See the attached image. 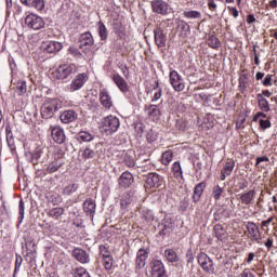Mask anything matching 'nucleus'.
Wrapping results in <instances>:
<instances>
[{
  "instance_id": "nucleus-19",
  "label": "nucleus",
  "mask_w": 277,
  "mask_h": 277,
  "mask_svg": "<svg viewBox=\"0 0 277 277\" xmlns=\"http://www.w3.org/2000/svg\"><path fill=\"white\" fill-rule=\"evenodd\" d=\"M82 209L87 215L94 217V213H96V201L92 198H87L82 205Z\"/></svg>"
},
{
  "instance_id": "nucleus-5",
  "label": "nucleus",
  "mask_w": 277,
  "mask_h": 277,
  "mask_svg": "<svg viewBox=\"0 0 277 277\" xmlns=\"http://www.w3.org/2000/svg\"><path fill=\"white\" fill-rule=\"evenodd\" d=\"M93 47H94V37H92V32L88 31L80 35L79 49H81V51L85 53V55H88V53L92 51Z\"/></svg>"
},
{
  "instance_id": "nucleus-18",
  "label": "nucleus",
  "mask_w": 277,
  "mask_h": 277,
  "mask_svg": "<svg viewBox=\"0 0 277 277\" xmlns=\"http://www.w3.org/2000/svg\"><path fill=\"white\" fill-rule=\"evenodd\" d=\"M113 81L115 85L119 88L120 92H122L123 94H127V92H129V83L122 78V76H120V74L113 75Z\"/></svg>"
},
{
  "instance_id": "nucleus-56",
  "label": "nucleus",
  "mask_w": 277,
  "mask_h": 277,
  "mask_svg": "<svg viewBox=\"0 0 277 277\" xmlns=\"http://www.w3.org/2000/svg\"><path fill=\"white\" fill-rule=\"evenodd\" d=\"M119 68H120V70L122 71L123 77H124L126 79H129V77H130L129 67H128L127 65H124V64H121V65L119 66Z\"/></svg>"
},
{
  "instance_id": "nucleus-8",
  "label": "nucleus",
  "mask_w": 277,
  "mask_h": 277,
  "mask_svg": "<svg viewBox=\"0 0 277 277\" xmlns=\"http://www.w3.org/2000/svg\"><path fill=\"white\" fill-rule=\"evenodd\" d=\"M154 41L158 49L166 48V44L168 42V34L166 32V30H163L161 27H156L154 29Z\"/></svg>"
},
{
  "instance_id": "nucleus-37",
  "label": "nucleus",
  "mask_w": 277,
  "mask_h": 277,
  "mask_svg": "<svg viewBox=\"0 0 277 277\" xmlns=\"http://www.w3.org/2000/svg\"><path fill=\"white\" fill-rule=\"evenodd\" d=\"M79 189V184H70L63 188L64 196H70V194H75Z\"/></svg>"
},
{
  "instance_id": "nucleus-40",
  "label": "nucleus",
  "mask_w": 277,
  "mask_h": 277,
  "mask_svg": "<svg viewBox=\"0 0 277 277\" xmlns=\"http://www.w3.org/2000/svg\"><path fill=\"white\" fill-rule=\"evenodd\" d=\"M131 205V194L127 193L120 200L121 209H127Z\"/></svg>"
},
{
  "instance_id": "nucleus-48",
  "label": "nucleus",
  "mask_w": 277,
  "mask_h": 277,
  "mask_svg": "<svg viewBox=\"0 0 277 277\" xmlns=\"http://www.w3.org/2000/svg\"><path fill=\"white\" fill-rule=\"evenodd\" d=\"M68 53L72 55V57H76V60H81L83 57V54H81V51L79 49L71 47L68 50Z\"/></svg>"
},
{
  "instance_id": "nucleus-43",
  "label": "nucleus",
  "mask_w": 277,
  "mask_h": 277,
  "mask_svg": "<svg viewBox=\"0 0 277 277\" xmlns=\"http://www.w3.org/2000/svg\"><path fill=\"white\" fill-rule=\"evenodd\" d=\"M98 32L102 40H107V28L105 27V24H103V22L98 23Z\"/></svg>"
},
{
  "instance_id": "nucleus-21",
  "label": "nucleus",
  "mask_w": 277,
  "mask_h": 277,
  "mask_svg": "<svg viewBox=\"0 0 277 277\" xmlns=\"http://www.w3.org/2000/svg\"><path fill=\"white\" fill-rule=\"evenodd\" d=\"M78 118L77 111L75 110H64L60 115V120L63 124H70V122H75Z\"/></svg>"
},
{
  "instance_id": "nucleus-24",
  "label": "nucleus",
  "mask_w": 277,
  "mask_h": 277,
  "mask_svg": "<svg viewBox=\"0 0 277 277\" xmlns=\"http://www.w3.org/2000/svg\"><path fill=\"white\" fill-rule=\"evenodd\" d=\"M71 255L79 263H83V264L90 263V256L85 251H83V249H79V248L74 249Z\"/></svg>"
},
{
  "instance_id": "nucleus-1",
  "label": "nucleus",
  "mask_w": 277,
  "mask_h": 277,
  "mask_svg": "<svg viewBox=\"0 0 277 277\" xmlns=\"http://www.w3.org/2000/svg\"><path fill=\"white\" fill-rule=\"evenodd\" d=\"M100 129L102 133H106L107 135H114L118 129H120V119L114 115H108L102 121Z\"/></svg>"
},
{
  "instance_id": "nucleus-32",
  "label": "nucleus",
  "mask_w": 277,
  "mask_h": 277,
  "mask_svg": "<svg viewBox=\"0 0 277 277\" xmlns=\"http://www.w3.org/2000/svg\"><path fill=\"white\" fill-rule=\"evenodd\" d=\"M164 256L169 263H179V261L181 260L179 253H176V251H174L173 249H166Z\"/></svg>"
},
{
  "instance_id": "nucleus-55",
  "label": "nucleus",
  "mask_w": 277,
  "mask_h": 277,
  "mask_svg": "<svg viewBox=\"0 0 277 277\" xmlns=\"http://www.w3.org/2000/svg\"><path fill=\"white\" fill-rule=\"evenodd\" d=\"M19 220H23L25 217V201L23 199L19 200Z\"/></svg>"
},
{
  "instance_id": "nucleus-57",
  "label": "nucleus",
  "mask_w": 277,
  "mask_h": 277,
  "mask_svg": "<svg viewBox=\"0 0 277 277\" xmlns=\"http://www.w3.org/2000/svg\"><path fill=\"white\" fill-rule=\"evenodd\" d=\"M261 163H266L265 166H267V163H269V157L267 156L258 157L256 166H261Z\"/></svg>"
},
{
  "instance_id": "nucleus-4",
  "label": "nucleus",
  "mask_w": 277,
  "mask_h": 277,
  "mask_svg": "<svg viewBox=\"0 0 277 277\" xmlns=\"http://www.w3.org/2000/svg\"><path fill=\"white\" fill-rule=\"evenodd\" d=\"M24 23L28 27V29H32L34 31H40V29H43L44 27V19L34 13H29L25 17Z\"/></svg>"
},
{
  "instance_id": "nucleus-42",
  "label": "nucleus",
  "mask_w": 277,
  "mask_h": 277,
  "mask_svg": "<svg viewBox=\"0 0 277 277\" xmlns=\"http://www.w3.org/2000/svg\"><path fill=\"white\" fill-rule=\"evenodd\" d=\"M174 176H183V169L181 168V162L175 161L172 166Z\"/></svg>"
},
{
  "instance_id": "nucleus-9",
  "label": "nucleus",
  "mask_w": 277,
  "mask_h": 277,
  "mask_svg": "<svg viewBox=\"0 0 277 277\" xmlns=\"http://www.w3.org/2000/svg\"><path fill=\"white\" fill-rule=\"evenodd\" d=\"M88 74L82 72L78 74L71 81L69 85L70 92H77V90H81L83 85H85V81H88Z\"/></svg>"
},
{
  "instance_id": "nucleus-54",
  "label": "nucleus",
  "mask_w": 277,
  "mask_h": 277,
  "mask_svg": "<svg viewBox=\"0 0 277 277\" xmlns=\"http://www.w3.org/2000/svg\"><path fill=\"white\" fill-rule=\"evenodd\" d=\"M260 127L263 130L269 129L272 127V121H269V119H266V120L260 119Z\"/></svg>"
},
{
  "instance_id": "nucleus-13",
  "label": "nucleus",
  "mask_w": 277,
  "mask_h": 277,
  "mask_svg": "<svg viewBox=\"0 0 277 277\" xmlns=\"http://www.w3.org/2000/svg\"><path fill=\"white\" fill-rule=\"evenodd\" d=\"M100 102L105 109H111L114 107V100L111 98V94H109V90H100Z\"/></svg>"
},
{
  "instance_id": "nucleus-53",
  "label": "nucleus",
  "mask_w": 277,
  "mask_h": 277,
  "mask_svg": "<svg viewBox=\"0 0 277 277\" xmlns=\"http://www.w3.org/2000/svg\"><path fill=\"white\" fill-rule=\"evenodd\" d=\"M272 75L267 74L264 78V80L262 81V84L265 87V88H272Z\"/></svg>"
},
{
  "instance_id": "nucleus-20",
  "label": "nucleus",
  "mask_w": 277,
  "mask_h": 277,
  "mask_svg": "<svg viewBox=\"0 0 277 277\" xmlns=\"http://www.w3.org/2000/svg\"><path fill=\"white\" fill-rule=\"evenodd\" d=\"M12 90L17 96H25L27 94V82L25 80L12 82Z\"/></svg>"
},
{
  "instance_id": "nucleus-26",
  "label": "nucleus",
  "mask_w": 277,
  "mask_h": 277,
  "mask_svg": "<svg viewBox=\"0 0 277 277\" xmlns=\"http://www.w3.org/2000/svg\"><path fill=\"white\" fill-rule=\"evenodd\" d=\"M214 236L219 241H224L227 239L228 234L226 233V228H224V225L222 224H216L213 228Z\"/></svg>"
},
{
  "instance_id": "nucleus-10",
  "label": "nucleus",
  "mask_w": 277,
  "mask_h": 277,
  "mask_svg": "<svg viewBox=\"0 0 277 277\" xmlns=\"http://www.w3.org/2000/svg\"><path fill=\"white\" fill-rule=\"evenodd\" d=\"M247 232L249 233L251 240L255 241V243H261V229H259V225L254 222H248L246 225Z\"/></svg>"
},
{
  "instance_id": "nucleus-62",
  "label": "nucleus",
  "mask_w": 277,
  "mask_h": 277,
  "mask_svg": "<svg viewBox=\"0 0 277 277\" xmlns=\"http://www.w3.org/2000/svg\"><path fill=\"white\" fill-rule=\"evenodd\" d=\"M186 259L187 263H194V251L192 249L187 250Z\"/></svg>"
},
{
  "instance_id": "nucleus-15",
  "label": "nucleus",
  "mask_w": 277,
  "mask_h": 277,
  "mask_svg": "<svg viewBox=\"0 0 277 277\" xmlns=\"http://www.w3.org/2000/svg\"><path fill=\"white\" fill-rule=\"evenodd\" d=\"M168 2L163 0H154L151 1V10L156 14H161L162 16H166L168 14Z\"/></svg>"
},
{
  "instance_id": "nucleus-63",
  "label": "nucleus",
  "mask_w": 277,
  "mask_h": 277,
  "mask_svg": "<svg viewBox=\"0 0 277 277\" xmlns=\"http://www.w3.org/2000/svg\"><path fill=\"white\" fill-rule=\"evenodd\" d=\"M64 267H66V260L58 259L56 263V269H64Z\"/></svg>"
},
{
  "instance_id": "nucleus-58",
  "label": "nucleus",
  "mask_w": 277,
  "mask_h": 277,
  "mask_svg": "<svg viewBox=\"0 0 277 277\" xmlns=\"http://www.w3.org/2000/svg\"><path fill=\"white\" fill-rule=\"evenodd\" d=\"M208 8L210 12H215V10H217V4L215 3V0H208Z\"/></svg>"
},
{
  "instance_id": "nucleus-41",
  "label": "nucleus",
  "mask_w": 277,
  "mask_h": 277,
  "mask_svg": "<svg viewBox=\"0 0 277 277\" xmlns=\"http://www.w3.org/2000/svg\"><path fill=\"white\" fill-rule=\"evenodd\" d=\"M185 18H202V13L199 11H185L184 12Z\"/></svg>"
},
{
  "instance_id": "nucleus-29",
  "label": "nucleus",
  "mask_w": 277,
  "mask_h": 277,
  "mask_svg": "<svg viewBox=\"0 0 277 277\" xmlns=\"http://www.w3.org/2000/svg\"><path fill=\"white\" fill-rule=\"evenodd\" d=\"M207 187V183L201 182L195 186L194 194H193V201L199 202L200 198L202 197V192H205V188Z\"/></svg>"
},
{
  "instance_id": "nucleus-14",
  "label": "nucleus",
  "mask_w": 277,
  "mask_h": 277,
  "mask_svg": "<svg viewBox=\"0 0 277 277\" xmlns=\"http://www.w3.org/2000/svg\"><path fill=\"white\" fill-rule=\"evenodd\" d=\"M64 45L60 41H44L41 45L42 51L44 53H58Z\"/></svg>"
},
{
  "instance_id": "nucleus-38",
  "label": "nucleus",
  "mask_w": 277,
  "mask_h": 277,
  "mask_svg": "<svg viewBox=\"0 0 277 277\" xmlns=\"http://www.w3.org/2000/svg\"><path fill=\"white\" fill-rule=\"evenodd\" d=\"M207 42L211 49H219L220 47H222L220 39L215 36H211Z\"/></svg>"
},
{
  "instance_id": "nucleus-34",
  "label": "nucleus",
  "mask_w": 277,
  "mask_h": 277,
  "mask_svg": "<svg viewBox=\"0 0 277 277\" xmlns=\"http://www.w3.org/2000/svg\"><path fill=\"white\" fill-rule=\"evenodd\" d=\"M5 135L8 145L10 148H14V133H12V124H10V122H6L5 126Z\"/></svg>"
},
{
  "instance_id": "nucleus-22",
  "label": "nucleus",
  "mask_w": 277,
  "mask_h": 277,
  "mask_svg": "<svg viewBox=\"0 0 277 277\" xmlns=\"http://www.w3.org/2000/svg\"><path fill=\"white\" fill-rule=\"evenodd\" d=\"M21 3L26 8H34L37 12H42L45 5L44 0H21Z\"/></svg>"
},
{
  "instance_id": "nucleus-49",
  "label": "nucleus",
  "mask_w": 277,
  "mask_h": 277,
  "mask_svg": "<svg viewBox=\"0 0 277 277\" xmlns=\"http://www.w3.org/2000/svg\"><path fill=\"white\" fill-rule=\"evenodd\" d=\"M100 255L102 256V259H107L109 256H111V252L109 251V249L105 246H100Z\"/></svg>"
},
{
  "instance_id": "nucleus-17",
  "label": "nucleus",
  "mask_w": 277,
  "mask_h": 277,
  "mask_svg": "<svg viewBox=\"0 0 277 277\" xmlns=\"http://www.w3.org/2000/svg\"><path fill=\"white\" fill-rule=\"evenodd\" d=\"M147 189H157L161 187V177L159 174L149 173L146 180Z\"/></svg>"
},
{
  "instance_id": "nucleus-59",
  "label": "nucleus",
  "mask_w": 277,
  "mask_h": 277,
  "mask_svg": "<svg viewBox=\"0 0 277 277\" xmlns=\"http://www.w3.org/2000/svg\"><path fill=\"white\" fill-rule=\"evenodd\" d=\"M180 36L181 38H187V36H189V26H182Z\"/></svg>"
},
{
  "instance_id": "nucleus-30",
  "label": "nucleus",
  "mask_w": 277,
  "mask_h": 277,
  "mask_svg": "<svg viewBox=\"0 0 277 277\" xmlns=\"http://www.w3.org/2000/svg\"><path fill=\"white\" fill-rule=\"evenodd\" d=\"M64 213H66V210L62 207L52 208L48 211V215L52 217V220H62Z\"/></svg>"
},
{
  "instance_id": "nucleus-47",
  "label": "nucleus",
  "mask_w": 277,
  "mask_h": 277,
  "mask_svg": "<svg viewBox=\"0 0 277 277\" xmlns=\"http://www.w3.org/2000/svg\"><path fill=\"white\" fill-rule=\"evenodd\" d=\"M94 155H95L94 149L90 147H85L84 150L82 151V158L84 160L92 159Z\"/></svg>"
},
{
  "instance_id": "nucleus-36",
  "label": "nucleus",
  "mask_w": 277,
  "mask_h": 277,
  "mask_svg": "<svg viewBox=\"0 0 277 277\" xmlns=\"http://www.w3.org/2000/svg\"><path fill=\"white\" fill-rule=\"evenodd\" d=\"M172 159H174V153H172V150H167L161 156V161L163 166H170Z\"/></svg>"
},
{
  "instance_id": "nucleus-33",
  "label": "nucleus",
  "mask_w": 277,
  "mask_h": 277,
  "mask_svg": "<svg viewBox=\"0 0 277 277\" xmlns=\"http://www.w3.org/2000/svg\"><path fill=\"white\" fill-rule=\"evenodd\" d=\"M123 163L127 168H135V154L133 151H128L123 156Z\"/></svg>"
},
{
  "instance_id": "nucleus-11",
  "label": "nucleus",
  "mask_w": 277,
  "mask_h": 277,
  "mask_svg": "<svg viewBox=\"0 0 277 277\" xmlns=\"http://www.w3.org/2000/svg\"><path fill=\"white\" fill-rule=\"evenodd\" d=\"M51 137L55 144H64L66 142V133L62 129V127L54 126L50 127Z\"/></svg>"
},
{
  "instance_id": "nucleus-25",
  "label": "nucleus",
  "mask_w": 277,
  "mask_h": 277,
  "mask_svg": "<svg viewBox=\"0 0 277 277\" xmlns=\"http://www.w3.org/2000/svg\"><path fill=\"white\" fill-rule=\"evenodd\" d=\"M256 196V192L254 189H251L247 193H242L239 195V200L241 205L250 206L252 202H254V198Z\"/></svg>"
},
{
  "instance_id": "nucleus-28",
  "label": "nucleus",
  "mask_w": 277,
  "mask_h": 277,
  "mask_svg": "<svg viewBox=\"0 0 277 277\" xmlns=\"http://www.w3.org/2000/svg\"><path fill=\"white\" fill-rule=\"evenodd\" d=\"M235 170V161L230 160L225 163L223 170H221V181H226V176H230Z\"/></svg>"
},
{
  "instance_id": "nucleus-35",
  "label": "nucleus",
  "mask_w": 277,
  "mask_h": 277,
  "mask_svg": "<svg viewBox=\"0 0 277 277\" xmlns=\"http://www.w3.org/2000/svg\"><path fill=\"white\" fill-rule=\"evenodd\" d=\"M62 166H63L62 162H60L58 160H53L52 162L49 163L48 168L45 169V172L48 174H53L57 172V170H60Z\"/></svg>"
},
{
  "instance_id": "nucleus-39",
  "label": "nucleus",
  "mask_w": 277,
  "mask_h": 277,
  "mask_svg": "<svg viewBox=\"0 0 277 277\" xmlns=\"http://www.w3.org/2000/svg\"><path fill=\"white\" fill-rule=\"evenodd\" d=\"M78 140H81V142H92V140H94V135L87 131H80Z\"/></svg>"
},
{
  "instance_id": "nucleus-45",
  "label": "nucleus",
  "mask_w": 277,
  "mask_h": 277,
  "mask_svg": "<svg viewBox=\"0 0 277 277\" xmlns=\"http://www.w3.org/2000/svg\"><path fill=\"white\" fill-rule=\"evenodd\" d=\"M74 276L75 277H90V273H88V271L85 268L79 267L74 271Z\"/></svg>"
},
{
  "instance_id": "nucleus-23",
  "label": "nucleus",
  "mask_w": 277,
  "mask_h": 277,
  "mask_svg": "<svg viewBox=\"0 0 277 277\" xmlns=\"http://www.w3.org/2000/svg\"><path fill=\"white\" fill-rule=\"evenodd\" d=\"M147 259H148V251H146V249H140L136 253V268L143 269V267H146Z\"/></svg>"
},
{
  "instance_id": "nucleus-50",
  "label": "nucleus",
  "mask_w": 277,
  "mask_h": 277,
  "mask_svg": "<svg viewBox=\"0 0 277 277\" xmlns=\"http://www.w3.org/2000/svg\"><path fill=\"white\" fill-rule=\"evenodd\" d=\"M51 197L47 196L48 200L52 202V205H60L62 202V197L60 195H53V193H49Z\"/></svg>"
},
{
  "instance_id": "nucleus-46",
  "label": "nucleus",
  "mask_w": 277,
  "mask_h": 277,
  "mask_svg": "<svg viewBox=\"0 0 277 277\" xmlns=\"http://www.w3.org/2000/svg\"><path fill=\"white\" fill-rule=\"evenodd\" d=\"M103 265H104L105 269H107L109 272V269H111V267H114V256L110 255L108 258H104Z\"/></svg>"
},
{
  "instance_id": "nucleus-51",
  "label": "nucleus",
  "mask_w": 277,
  "mask_h": 277,
  "mask_svg": "<svg viewBox=\"0 0 277 277\" xmlns=\"http://www.w3.org/2000/svg\"><path fill=\"white\" fill-rule=\"evenodd\" d=\"M156 92L154 94V97L151 98V102L155 103V101H159V98H161V95L163 93V91L161 90V88H159V82H156V88H155Z\"/></svg>"
},
{
  "instance_id": "nucleus-2",
  "label": "nucleus",
  "mask_w": 277,
  "mask_h": 277,
  "mask_svg": "<svg viewBox=\"0 0 277 277\" xmlns=\"http://www.w3.org/2000/svg\"><path fill=\"white\" fill-rule=\"evenodd\" d=\"M58 109L60 100H47L40 108L41 118H43L44 120H50V118H53L55 116V113L58 111Z\"/></svg>"
},
{
  "instance_id": "nucleus-61",
  "label": "nucleus",
  "mask_w": 277,
  "mask_h": 277,
  "mask_svg": "<svg viewBox=\"0 0 277 277\" xmlns=\"http://www.w3.org/2000/svg\"><path fill=\"white\" fill-rule=\"evenodd\" d=\"M272 222H274V215L269 216L266 221H262V228H267Z\"/></svg>"
},
{
  "instance_id": "nucleus-60",
  "label": "nucleus",
  "mask_w": 277,
  "mask_h": 277,
  "mask_svg": "<svg viewBox=\"0 0 277 277\" xmlns=\"http://www.w3.org/2000/svg\"><path fill=\"white\" fill-rule=\"evenodd\" d=\"M177 129L180 131H187V129H189V126L187 123V121H181L179 124H177Z\"/></svg>"
},
{
  "instance_id": "nucleus-31",
  "label": "nucleus",
  "mask_w": 277,
  "mask_h": 277,
  "mask_svg": "<svg viewBox=\"0 0 277 277\" xmlns=\"http://www.w3.org/2000/svg\"><path fill=\"white\" fill-rule=\"evenodd\" d=\"M256 98H258V107L261 109V111H271V108H269V102L267 101V98H265L263 96V94L259 93L256 95Z\"/></svg>"
},
{
  "instance_id": "nucleus-52",
  "label": "nucleus",
  "mask_w": 277,
  "mask_h": 277,
  "mask_svg": "<svg viewBox=\"0 0 277 277\" xmlns=\"http://www.w3.org/2000/svg\"><path fill=\"white\" fill-rule=\"evenodd\" d=\"M246 85H248V75L242 74V75L239 77V88L246 89Z\"/></svg>"
},
{
  "instance_id": "nucleus-27",
  "label": "nucleus",
  "mask_w": 277,
  "mask_h": 277,
  "mask_svg": "<svg viewBox=\"0 0 277 277\" xmlns=\"http://www.w3.org/2000/svg\"><path fill=\"white\" fill-rule=\"evenodd\" d=\"M147 116L150 118V120H159V117L161 116V110L159 109V106L157 105H149L146 107Z\"/></svg>"
},
{
  "instance_id": "nucleus-6",
  "label": "nucleus",
  "mask_w": 277,
  "mask_h": 277,
  "mask_svg": "<svg viewBox=\"0 0 277 277\" xmlns=\"http://www.w3.org/2000/svg\"><path fill=\"white\" fill-rule=\"evenodd\" d=\"M198 263L206 274H215V266H213V260L205 252L198 254Z\"/></svg>"
},
{
  "instance_id": "nucleus-7",
  "label": "nucleus",
  "mask_w": 277,
  "mask_h": 277,
  "mask_svg": "<svg viewBox=\"0 0 277 277\" xmlns=\"http://www.w3.org/2000/svg\"><path fill=\"white\" fill-rule=\"evenodd\" d=\"M169 79L175 92H183V90H185V81H183V77L179 75V71L171 70L169 74Z\"/></svg>"
},
{
  "instance_id": "nucleus-12",
  "label": "nucleus",
  "mask_w": 277,
  "mask_h": 277,
  "mask_svg": "<svg viewBox=\"0 0 277 277\" xmlns=\"http://www.w3.org/2000/svg\"><path fill=\"white\" fill-rule=\"evenodd\" d=\"M151 276L155 277H167L166 276V266L161 260H153L150 262Z\"/></svg>"
},
{
  "instance_id": "nucleus-64",
  "label": "nucleus",
  "mask_w": 277,
  "mask_h": 277,
  "mask_svg": "<svg viewBox=\"0 0 277 277\" xmlns=\"http://www.w3.org/2000/svg\"><path fill=\"white\" fill-rule=\"evenodd\" d=\"M241 277H256L252 272H250V268H245L242 273L240 274Z\"/></svg>"
},
{
  "instance_id": "nucleus-3",
  "label": "nucleus",
  "mask_w": 277,
  "mask_h": 277,
  "mask_svg": "<svg viewBox=\"0 0 277 277\" xmlns=\"http://www.w3.org/2000/svg\"><path fill=\"white\" fill-rule=\"evenodd\" d=\"M77 72V65L75 64H61L53 72V79H57L58 81H64V79H68L70 75Z\"/></svg>"
},
{
  "instance_id": "nucleus-44",
  "label": "nucleus",
  "mask_w": 277,
  "mask_h": 277,
  "mask_svg": "<svg viewBox=\"0 0 277 277\" xmlns=\"http://www.w3.org/2000/svg\"><path fill=\"white\" fill-rule=\"evenodd\" d=\"M224 194V188L220 187V185H216L213 187L212 196L214 200H220V197Z\"/></svg>"
},
{
  "instance_id": "nucleus-16",
  "label": "nucleus",
  "mask_w": 277,
  "mask_h": 277,
  "mask_svg": "<svg viewBox=\"0 0 277 277\" xmlns=\"http://www.w3.org/2000/svg\"><path fill=\"white\" fill-rule=\"evenodd\" d=\"M133 174L129 171L123 172L118 179L119 187H123L124 189L131 187L133 185Z\"/></svg>"
}]
</instances>
